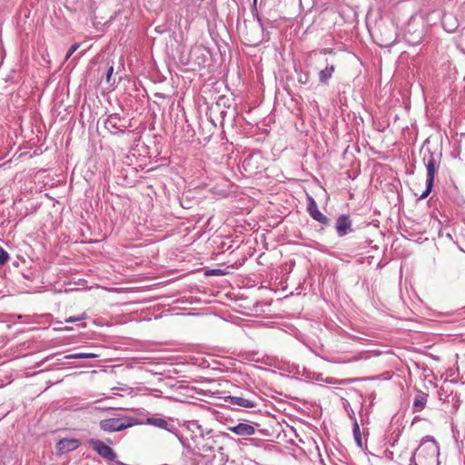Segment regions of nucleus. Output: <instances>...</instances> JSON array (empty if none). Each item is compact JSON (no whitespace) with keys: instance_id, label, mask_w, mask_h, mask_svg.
Instances as JSON below:
<instances>
[{"instance_id":"obj_1","label":"nucleus","mask_w":465,"mask_h":465,"mask_svg":"<svg viewBox=\"0 0 465 465\" xmlns=\"http://www.w3.org/2000/svg\"><path fill=\"white\" fill-rule=\"evenodd\" d=\"M139 424L135 419L130 417L111 418L100 421L101 430L106 432H116Z\"/></svg>"},{"instance_id":"obj_2","label":"nucleus","mask_w":465,"mask_h":465,"mask_svg":"<svg viewBox=\"0 0 465 465\" xmlns=\"http://www.w3.org/2000/svg\"><path fill=\"white\" fill-rule=\"evenodd\" d=\"M88 444L92 447L101 457L108 460H114L116 454L111 447L106 445L104 441L96 439H90Z\"/></svg>"},{"instance_id":"obj_3","label":"nucleus","mask_w":465,"mask_h":465,"mask_svg":"<svg viewBox=\"0 0 465 465\" xmlns=\"http://www.w3.org/2000/svg\"><path fill=\"white\" fill-rule=\"evenodd\" d=\"M423 450H427V453L431 458H438L440 455V446L431 436H425L422 438L421 445L420 449H418V451L421 453Z\"/></svg>"},{"instance_id":"obj_4","label":"nucleus","mask_w":465,"mask_h":465,"mask_svg":"<svg viewBox=\"0 0 465 465\" xmlns=\"http://www.w3.org/2000/svg\"><path fill=\"white\" fill-rule=\"evenodd\" d=\"M80 444L81 442L77 439H62L56 443V452L59 455H63L64 453L76 450L80 446Z\"/></svg>"},{"instance_id":"obj_5","label":"nucleus","mask_w":465,"mask_h":465,"mask_svg":"<svg viewBox=\"0 0 465 465\" xmlns=\"http://www.w3.org/2000/svg\"><path fill=\"white\" fill-rule=\"evenodd\" d=\"M336 231L340 237L345 236L352 232L351 220L348 215L342 214L338 217L336 222Z\"/></svg>"},{"instance_id":"obj_6","label":"nucleus","mask_w":465,"mask_h":465,"mask_svg":"<svg viewBox=\"0 0 465 465\" xmlns=\"http://www.w3.org/2000/svg\"><path fill=\"white\" fill-rule=\"evenodd\" d=\"M307 210L312 218L314 219L315 221L322 224L329 223V219L319 211L316 202L312 197L309 198V204Z\"/></svg>"},{"instance_id":"obj_7","label":"nucleus","mask_w":465,"mask_h":465,"mask_svg":"<svg viewBox=\"0 0 465 465\" xmlns=\"http://www.w3.org/2000/svg\"><path fill=\"white\" fill-rule=\"evenodd\" d=\"M228 430L239 436H252L255 433V429L253 426L243 422H240L235 426L229 427Z\"/></svg>"},{"instance_id":"obj_8","label":"nucleus","mask_w":465,"mask_h":465,"mask_svg":"<svg viewBox=\"0 0 465 465\" xmlns=\"http://www.w3.org/2000/svg\"><path fill=\"white\" fill-rule=\"evenodd\" d=\"M428 397H429V395L427 393H425L421 391H419L416 393V396L413 401L412 411L413 412L421 411L426 406V403L428 401Z\"/></svg>"},{"instance_id":"obj_9","label":"nucleus","mask_w":465,"mask_h":465,"mask_svg":"<svg viewBox=\"0 0 465 465\" xmlns=\"http://www.w3.org/2000/svg\"><path fill=\"white\" fill-rule=\"evenodd\" d=\"M425 166L427 170V179L428 181L434 182L435 174H436V159L434 158L432 153H430L428 157H424Z\"/></svg>"},{"instance_id":"obj_10","label":"nucleus","mask_w":465,"mask_h":465,"mask_svg":"<svg viewBox=\"0 0 465 465\" xmlns=\"http://www.w3.org/2000/svg\"><path fill=\"white\" fill-rule=\"evenodd\" d=\"M146 424L166 430L168 431H173L171 428H169L168 421L163 418L151 417L146 420Z\"/></svg>"},{"instance_id":"obj_11","label":"nucleus","mask_w":465,"mask_h":465,"mask_svg":"<svg viewBox=\"0 0 465 465\" xmlns=\"http://www.w3.org/2000/svg\"><path fill=\"white\" fill-rule=\"evenodd\" d=\"M229 399H230V403H232L233 405H238V406H241L243 408L255 407V403L252 401H251L249 399H245L241 396H230Z\"/></svg>"},{"instance_id":"obj_12","label":"nucleus","mask_w":465,"mask_h":465,"mask_svg":"<svg viewBox=\"0 0 465 465\" xmlns=\"http://www.w3.org/2000/svg\"><path fill=\"white\" fill-rule=\"evenodd\" d=\"M335 71V66L333 64L327 65L324 69L320 71L319 73V80L322 84H327L328 81L331 78L333 72Z\"/></svg>"},{"instance_id":"obj_13","label":"nucleus","mask_w":465,"mask_h":465,"mask_svg":"<svg viewBox=\"0 0 465 465\" xmlns=\"http://www.w3.org/2000/svg\"><path fill=\"white\" fill-rule=\"evenodd\" d=\"M99 355L93 352H79V353H73L68 354L64 356V359L71 360V359H94L97 358Z\"/></svg>"},{"instance_id":"obj_14","label":"nucleus","mask_w":465,"mask_h":465,"mask_svg":"<svg viewBox=\"0 0 465 465\" xmlns=\"http://www.w3.org/2000/svg\"><path fill=\"white\" fill-rule=\"evenodd\" d=\"M120 117L117 114H111L106 119L104 125L107 129H117Z\"/></svg>"},{"instance_id":"obj_15","label":"nucleus","mask_w":465,"mask_h":465,"mask_svg":"<svg viewBox=\"0 0 465 465\" xmlns=\"http://www.w3.org/2000/svg\"><path fill=\"white\" fill-rule=\"evenodd\" d=\"M353 435H354V439L357 442V445L361 447V432H360V427H359L357 421H355L353 424Z\"/></svg>"},{"instance_id":"obj_16","label":"nucleus","mask_w":465,"mask_h":465,"mask_svg":"<svg viewBox=\"0 0 465 465\" xmlns=\"http://www.w3.org/2000/svg\"><path fill=\"white\" fill-rule=\"evenodd\" d=\"M433 183L434 182L432 181L430 183V181L426 180V190L421 193L420 199H425L430 194L433 186Z\"/></svg>"},{"instance_id":"obj_17","label":"nucleus","mask_w":465,"mask_h":465,"mask_svg":"<svg viewBox=\"0 0 465 465\" xmlns=\"http://www.w3.org/2000/svg\"><path fill=\"white\" fill-rule=\"evenodd\" d=\"M9 260V254L0 246V265L5 264Z\"/></svg>"},{"instance_id":"obj_18","label":"nucleus","mask_w":465,"mask_h":465,"mask_svg":"<svg viewBox=\"0 0 465 465\" xmlns=\"http://www.w3.org/2000/svg\"><path fill=\"white\" fill-rule=\"evenodd\" d=\"M86 319V314L85 313H83L81 314L80 316H77V317H69L67 319H65V322L67 323H74V322H80V321H83Z\"/></svg>"},{"instance_id":"obj_19","label":"nucleus","mask_w":465,"mask_h":465,"mask_svg":"<svg viewBox=\"0 0 465 465\" xmlns=\"http://www.w3.org/2000/svg\"><path fill=\"white\" fill-rule=\"evenodd\" d=\"M80 45L78 43L74 44L68 50L65 59H68L78 48Z\"/></svg>"},{"instance_id":"obj_20","label":"nucleus","mask_w":465,"mask_h":465,"mask_svg":"<svg viewBox=\"0 0 465 465\" xmlns=\"http://www.w3.org/2000/svg\"><path fill=\"white\" fill-rule=\"evenodd\" d=\"M308 79H309V76L307 74H300L299 75V78H298V81L301 83V84H306L308 82Z\"/></svg>"},{"instance_id":"obj_21","label":"nucleus","mask_w":465,"mask_h":465,"mask_svg":"<svg viewBox=\"0 0 465 465\" xmlns=\"http://www.w3.org/2000/svg\"><path fill=\"white\" fill-rule=\"evenodd\" d=\"M114 74V66H110L106 72V81L109 83Z\"/></svg>"},{"instance_id":"obj_22","label":"nucleus","mask_w":465,"mask_h":465,"mask_svg":"<svg viewBox=\"0 0 465 465\" xmlns=\"http://www.w3.org/2000/svg\"><path fill=\"white\" fill-rule=\"evenodd\" d=\"M257 1H258V0H253V2H252V12H254V11L256 12V11H257V7H256V5H257Z\"/></svg>"},{"instance_id":"obj_23","label":"nucleus","mask_w":465,"mask_h":465,"mask_svg":"<svg viewBox=\"0 0 465 465\" xmlns=\"http://www.w3.org/2000/svg\"><path fill=\"white\" fill-rule=\"evenodd\" d=\"M211 448L210 447H205L203 446V449H199L200 450H203V451H207L209 450Z\"/></svg>"},{"instance_id":"obj_24","label":"nucleus","mask_w":465,"mask_h":465,"mask_svg":"<svg viewBox=\"0 0 465 465\" xmlns=\"http://www.w3.org/2000/svg\"><path fill=\"white\" fill-rule=\"evenodd\" d=\"M61 330H64V331H71L72 328L71 327H64V328H61Z\"/></svg>"},{"instance_id":"obj_25","label":"nucleus","mask_w":465,"mask_h":465,"mask_svg":"<svg viewBox=\"0 0 465 465\" xmlns=\"http://www.w3.org/2000/svg\"><path fill=\"white\" fill-rule=\"evenodd\" d=\"M216 272H217V270H213V271H212V274H213V275H217L218 273H217Z\"/></svg>"}]
</instances>
